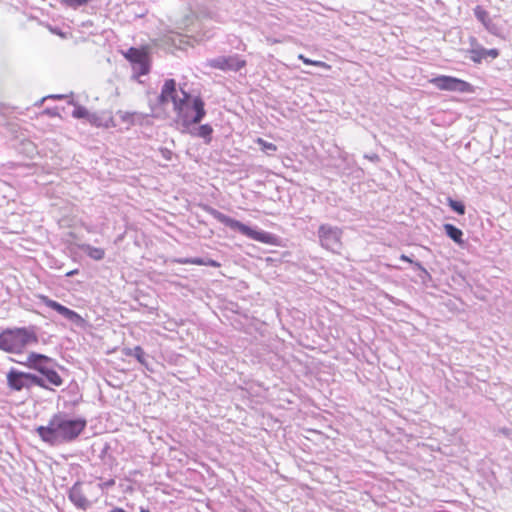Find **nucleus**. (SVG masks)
Returning <instances> with one entry per match:
<instances>
[{"instance_id":"obj_23","label":"nucleus","mask_w":512,"mask_h":512,"mask_svg":"<svg viewBox=\"0 0 512 512\" xmlns=\"http://www.w3.org/2000/svg\"><path fill=\"white\" fill-rule=\"evenodd\" d=\"M449 207L459 215L465 214V205L461 201L454 200L452 198H448Z\"/></svg>"},{"instance_id":"obj_19","label":"nucleus","mask_w":512,"mask_h":512,"mask_svg":"<svg viewBox=\"0 0 512 512\" xmlns=\"http://www.w3.org/2000/svg\"><path fill=\"white\" fill-rule=\"evenodd\" d=\"M181 264H194V265H205L210 267H219L220 264L213 259H203V258H190L183 259L178 261Z\"/></svg>"},{"instance_id":"obj_20","label":"nucleus","mask_w":512,"mask_h":512,"mask_svg":"<svg viewBox=\"0 0 512 512\" xmlns=\"http://www.w3.org/2000/svg\"><path fill=\"white\" fill-rule=\"evenodd\" d=\"M125 354L127 356L135 357L138 360V362L141 363L142 365H147V355L140 346H135L134 348L126 349Z\"/></svg>"},{"instance_id":"obj_21","label":"nucleus","mask_w":512,"mask_h":512,"mask_svg":"<svg viewBox=\"0 0 512 512\" xmlns=\"http://www.w3.org/2000/svg\"><path fill=\"white\" fill-rule=\"evenodd\" d=\"M145 57L146 56L142 51L134 47H131L126 54V58L135 64H137V62H141Z\"/></svg>"},{"instance_id":"obj_5","label":"nucleus","mask_w":512,"mask_h":512,"mask_svg":"<svg viewBox=\"0 0 512 512\" xmlns=\"http://www.w3.org/2000/svg\"><path fill=\"white\" fill-rule=\"evenodd\" d=\"M7 386L10 390L20 392L24 389L30 390L33 386L45 387L42 378L37 374L23 372L16 368H11L6 374Z\"/></svg>"},{"instance_id":"obj_29","label":"nucleus","mask_w":512,"mask_h":512,"mask_svg":"<svg viewBox=\"0 0 512 512\" xmlns=\"http://www.w3.org/2000/svg\"><path fill=\"white\" fill-rule=\"evenodd\" d=\"M483 52L485 54V59H487V58L496 59L500 55L499 50L496 48H492V49L484 48Z\"/></svg>"},{"instance_id":"obj_28","label":"nucleus","mask_w":512,"mask_h":512,"mask_svg":"<svg viewBox=\"0 0 512 512\" xmlns=\"http://www.w3.org/2000/svg\"><path fill=\"white\" fill-rule=\"evenodd\" d=\"M89 0H61L62 3L74 9L87 4Z\"/></svg>"},{"instance_id":"obj_33","label":"nucleus","mask_w":512,"mask_h":512,"mask_svg":"<svg viewBox=\"0 0 512 512\" xmlns=\"http://www.w3.org/2000/svg\"><path fill=\"white\" fill-rule=\"evenodd\" d=\"M499 431H500L503 435H505V436H507V437H508V436H510V433H511L510 429H508V428H501Z\"/></svg>"},{"instance_id":"obj_16","label":"nucleus","mask_w":512,"mask_h":512,"mask_svg":"<svg viewBox=\"0 0 512 512\" xmlns=\"http://www.w3.org/2000/svg\"><path fill=\"white\" fill-rule=\"evenodd\" d=\"M443 228H444L446 235L450 239H452L454 242H456L459 245H462L464 243L463 238H462L463 237L462 230L457 228L455 225L449 224V223L444 224Z\"/></svg>"},{"instance_id":"obj_4","label":"nucleus","mask_w":512,"mask_h":512,"mask_svg":"<svg viewBox=\"0 0 512 512\" xmlns=\"http://www.w3.org/2000/svg\"><path fill=\"white\" fill-rule=\"evenodd\" d=\"M205 210L220 223L224 224L225 226L229 227L232 230L239 231L241 234L245 235L250 239L265 244H275L276 242V236L271 233L255 230L249 227L248 225L221 213L220 211L213 207L206 206Z\"/></svg>"},{"instance_id":"obj_34","label":"nucleus","mask_w":512,"mask_h":512,"mask_svg":"<svg viewBox=\"0 0 512 512\" xmlns=\"http://www.w3.org/2000/svg\"><path fill=\"white\" fill-rule=\"evenodd\" d=\"M77 273H78V270L76 269V270H71V271H69V272H66V274H65V275H66L67 277H72V276H74V275H75V274H77Z\"/></svg>"},{"instance_id":"obj_15","label":"nucleus","mask_w":512,"mask_h":512,"mask_svg":"<svg viewBox=\"0 0 512 512\" xmlns=\"http://www.w3.org/2000/svg\"><path fill=\"white\" fill-rule=\"evenodd\" d=\"M472 48L469 50L470 59L474 63H481L485 59L484 47L479 45L475 38L471 39Z\"/></svg>"},{"instance_id":"obj_11","label":"nucleus","mask_w":512,"mask_h":512,"mask_svg":"<svg viewBox=\"0 0 512 512\" xmlns=\"http://www.w3.org/2000/svg\"><path fill=\"white\" fill-rule=\"evenodd\" d=\"M474 16L478 21H480L484 25V27L489 33L498 37L502 35L501 27L492 21V19L489 16V13L481 6L475 7Z\"/></svg>"},{"instance_id":"obj_32","label":"nucleus","mask_w":512,"mask_h":512,"mask_svg":"<svg viewBox=\"0 0 512 512\" xmlns=\"http://www.w3.org/2000/svg\"><path fill=\"white\" fill-rule=\"evenodd\" d=\"M365 158L369 159L372 162H378L380 160L377 154L365 155Z\"/></svg>"},{"instance_id":"obj_31","label":"nucleus","mask_w":512,"mask_h":512,"mask_svg":"<svg viewBox=\"0 0 512 512\" xmlns=\"http://www.w3.org/2000/svg\"><path fill=\"white\" fill-rule=\"evenodd\" d=\"M87 121L90 124L95 125V126H100L101 125L100 117L97 114H95V113H89Z\"/></svg>"},{"instance_id":"obj_25","label":"nucleus","mask_w":512,"mask_h":512,"mask_svg":"<svg viewBox=\"0 0 512 512\" xmlns=\"http://www.w3.org/2000/svg\"><path fill=\"white\" fill-rule=\"evenodd\" d=\"M258 143L261 146L262 151H264L267 154H272L277 150V147L275 144L264 141L263 139L259 138Z\"/></svg>"},{"instance_id":"obj_22","label":"nucleus","mask_w":512,"mask_h":512,"mask_svg":"<svg viewBox=\"0 0 512 512\" xmlns=\"http://www.w3.org/2000/svg\"><path fill=\"white\" fill-rule=\"evenodd\" d=\"M401 260L403 261H406V262H409L411 264H414L415 267L421 271V275L420 277L425 280V278H430V274L428 273V271L422 266V264L420 262H414L411 258H409L408 256L402 254L401 257H400Z\"/></svg>"},{"instance_id":"obj_24","label":"nucleus","mask_w":512,"mask_h":512,"mask_svg":"<svg viewBox=\"0 0 512 512\" xmlns=\"http://www.w3.org/2000/svg\"><path fill=\"white\" fill-rule=\"evenodd\" d=\"M89 113L90 112L84 106L76 105L72 112V116L77 119L84 118L87 120Z\"/></svg>"},{"instance_id":"obj_2","label":"nucleus","mask_w":512,"mask_h":512,"mask_svg":"<svg viewBox=\"0 0 512 512\" xmlns=\"http://www.w3.org/2000/svg\"><path fill=\"white\" fill-rule=\"evenodd\" d=\"M182 97H177L174 101V111L185 130L191 125L199 124L206 115L205 103L201 97H192L182 87H180Z\"/></svg>"},{"instance_id":"obj_12","label":"nucleus","mask_w":512,"mask_h":512,"mask_svg":"<svg viewBox=\"0 0 512 512\" xmlns=\"http://www.w3.org/2000/svg\"><path fill=\"white\" fill-rule=\"evenodd\" d=\"M37 375L44 382L45 387H42L43 389L53 390L52 386L59 387L63 384V379L55 370V366H49Z\"/></svg>"},{"instance_id":"obj_3","label":"nucleus","mask_w":512,"mask_h":512,"mask_svg":"<svg viewBox=\"0 0 512 512\" xmlns=\"http://www.w3.org/2000/svg\"><path fill=\"white\" fill-rule=\"evenodd\" d=\"M39 342L35 326L7 328L0 333V350L19 354L32 344Z\"/></svg>"},{"instance_id":"obj_18","label":"nucleus","mask_w":512,"mask_h":512,"mask_svg":"<svg viewBox=\"0 0 512 512\" xmlns=\"http://www.w3.org/2000/svg\"><path fill=\"white\" fill-rule=\"evenodd\" d=\"M81 248L90 258L96 261L102 260L105 256V251L102 248L93 247L89 244H85Z\"/></svg>"},{"instance_id":"obj_26","label":"nucleus","mask_w":512,"mask_h":512,"mask_svg":"<svg viewBox=\"0 0 512 512\" xmlns=\"http://www.w3.org/2000/svg\"><path fill=\"white\" fill-rule=\"evenodd\" d=\"M298 58H299L300 60H302L304 64H307V65H314V66H317V67H324V68H328V65H327L325 62L311 60V59H309V58L305 57L303 54H300V55L298 56Z\"/></svg>"},{"instance_id":"obj_10","label":"nucleus","mask_w":512,"mask_h":512,"mask_svg":"<svg viewBox=\"0 0 512 512\" xmlns=\"http://www.w3.org/2000/svg\"><path fill=\"white\" fill-rule=\"evenodd\" d=\"M18 363L38 372V374L49 366H57V363L53 358L36 352L29 353L26 361H18Z\"/></svg>"},{"instance_id":"obj_30","label":"nucleus","mask_w":512,"mask_h":512,"mask_svg":"<svg viewBox=\"0 0 512 512\" xmlns=\"http://www.w3.org/2000/svg\"><path fill=\"white\" fill-rule=\"evenodd\" d=\"M137 64L139 65L140 75H145L149 72V65L146 61V57L141 62H137Z\"/></svg>"},{"instance_id":"obj_35","label":"nucleus","mask_w":512,"mask_h":512,"mask_svg":"<svg viewBox=\"0 0 512 512\" xmlns=\"http://www.w3.org/2000/svg\"><path fill=\"white\" fill-rule=\"evenodd\" d=\"M139 512H150L148 508L140 507Z\"/></svg>"},{"instance_id":"obj_27","label":"nucleus","mask_w":512,"mask_h":512,"mask_svg":"<svg viewBox=\"0 0 512 512\" xmlns=\"http://www.w3.org/2000/svg\"><path fill=\"white\" fill-rule=\"evenodd\" d=\"M117 114L124 122L130 123V124L134 123V118L137 116V113H135V112L131 113V112L118 111Z\"/></svg>"},{"instance_id":"obj_8","label":"nucleus","mask_w":512,"mask_h":512,"mask_svg":"<svg viewBox=\"0 0 512 512\" xmlns=\"http://www.w3.org/2000/svg\"><path fill=\"white\" fill-rule=\"evenodd\" d=\"M434 86L440 90L467 93L472 91V85L464 80L452 76L441 75L431 79Z\"/></svg>"},{"instance_id":"obj_13","label":"nucleus","mask_w":512,"mask_h":512,"mask_svg":"<svg viewBox=\"0 0 512 512\" xmlns=\"http://www.w3.org/2000/svg\"><path fill=\"white\" fill-rule=\"evenodd\" d=\"M177 83L174 79H167L164 82V85L161 89V93L158 96V103L160 105H165L169 101H172L174 104V101L177 99Z\"/></svg>"},{"instance_id":"obj_6","label":"nucleus","mask_w":512,"mask_h":512,"mask_svg":"<svg viewBox=\"0 0 512 512\" xmlns=\"http://www.w3.org/2000/svg\"><path fill=\"white\" fill-rule=\"evenodd\" d=\"M342 234L341 228L330 224H321L317 231L321 247L333 253L342 249Z\"/></svg>"},{"instance_id":"obj_14","label":"nucleus","mask_w":512,"mask_h":512,"mask_svg":"<svg viewBox=\"0 0 512 512\" xmlns=\"http://www.w3.org/2000/svg\"><path fill=\"white\" fill-rule=\"evenodd\" d=\"M70 501L78 508L86 510L90 506L89 500L82 491L81 483L76 482L69 490Z\"/></svg>"},{"instance_id":"obj_36","label":"nucleus","mask_w":512,"mask_h":512,"mask_svg":"<svg viewBox=\"0 0 512 512\" xmlns=\"http://www.w3.org/2000/svg\"><path fill=\"white\" fill-rule=\"evenodd\" d=\"M53 98H56V99H62L64 96L63 95H55V96H52Z\"/></svg>"},{"instance_id":"obj_9","label":"nucleus","mask_w":512,"mask_h":512,"mask_svg":"<svg viewBox=\"0 0 512 512\" xmlns=\"http://www.w3.org/2000/svg\"><path fill=\"white\" fill-rule=\"evenodd\" d=\"M38 298L40 301L45 304L47 307L55 310L61 316H63L68 321L74 324H80L83 322V318L74 310L67 308L66 306L60 304L59 302L50 299L46 295H39Z\"/></svg>"},{"instance_id":"obj_7","label":"nucleus","mask_w":512,"mask_h":512,"mask_svg":"<svg viewBox=\"0 0 512 512\" xmlns=\"http://www.w3.org/2000/svg\"><path fill=\"white\" fill-rule=\"evenodd\" d=\"M206 66L222 71L237 72L246 66V60L238 54L229 56H218L216 58L208 59Z\"/></svg>"},{"instance_id":"obj_1","label":"nucleus","mask_w":512,"mask_h":512,"mask_svg":"<svg viewBox=\"0 0 512 512\" xmlns=\"http://www.w3.org/2000/svg\"><path fill=\"white\" fill-rule=\"evenodd\" d=\"M84 418H70L64 412L54 414L46 426H38V436L51 446H59L76 440L86 428Z\"/></svg>"},{"instance_id":"obj_17","label":"nucleus","mask_w":512,"mask_h":512,"mask_svg":"<svg viewBox=\"0 0 512 512\" xmlns=\"http://www.w3.org/2000/svg\"><path fill=\"white\" fill-rule=\"evenodd\" d=\"M213 133V128L209 124L200 125L195 129V132L190 131V134L203 138L205 142L208 144L211 141V135Z\"/></svg>"}]
</instances>
